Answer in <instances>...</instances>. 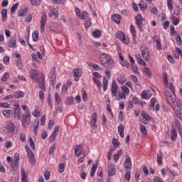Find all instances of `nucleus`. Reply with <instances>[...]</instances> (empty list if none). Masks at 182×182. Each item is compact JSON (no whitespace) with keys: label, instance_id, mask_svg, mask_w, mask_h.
<instances>
[{"label":"nucleus","instance_id":"1","mask_svg":"<svg viewBox=\"0 0 182 182\" xmlns=\"http://www.w3.org/2000/svg\"><path fill=\"white\" fill-rule=\"evenodd\" d=\"M165 96L168 105L172 107L181 106V102L176 97L174 93H171L166 88H165Z\"/></svg>","mask_w":182,"mask_h":182},{"label":"nucleus","instance_id":"2","mask_svg":"<svg viewBox=\"0 0 182 182\" xmlns=\"http://www.w3.org/2000/svg\"><path fill=\"white\" fill-rule=\"evenodd\" d=\"M100 60L102 66L107 65L109 68H112V66H113V63H114L112 56L105 53L100 55Z\"/></svg>","mask_w":182,"mask_h":182},{"label":"nucleus","instance_id":"3","mask_svg":"<svg viewBox=\"0 0 182 182\" xmlns=\"http://www.w3.org/2000/svg\"><path fill=\"white\" fill-rule=\"evenodd\" d=\"M26 151L27 153V156L28 157V161L30 164L32 166H35L36 164V159L35 158V154H33V152L32 150H31V148L28 146H25Z\"/></svg>","mask_w":182,"mask_h":182},{"label":"nucleus","instance_id":"4","mask_svg":"<svg viewBox=\"0 0 182 182\" xmlns=\"http://www.w3.org/2000/svg\"><path fill=\"white\" fill-rule=\"evenodd\" d=\"M21 123L23 127H28L31 123V112L29 110L26 111L23 114L21 119Z\"/></svg>","mask_w":182,"mask_h":182},{"label":"nucleus","instance_id":"5","mask_svg":"<svg viewBox=\"0 0 182 182\" xmlns=\"http://www.w3.org/2000/svg\"><path fill=\"white\" fill-rule=\"evenodd\" d=\"M115 37L117 39H119L122 43H124L125 45H129V37L124 34V33L122 31H118L115 33Z\"/></svg>","mask_w":182,"mask_h":182},{"label":"nucleus","instance_id":"6","mask_svg":"<svg viewBox=\"0 0 182 182\" xmlns=\"http://www.w3.org/2000/svg\"><path fill=\"white\" fill-rule=\"evenodd\" d=\"M141 53L143 59L149 62L150 60V50L146 46H141Z\"/></svg>","mask_w":182,"mask_h":182},{"label":"nucleus","instance_id":"7","mask_svg":"<svg viewBox=\"0 0 182 182\" xmlns=\"http://www.w3.org/2000/svg\"><path fill=\"white\" fill-rule=\"evenodd\" d=\"M47 19H46V13H42L40 21V31L41 33H43L45 32V26L46 25Z\"/></svg>","mask_w":182,"mask_h":182},{"label":"nucleus","instance_id":"8","mask_svg":"<svg viewBox=\"0 0 182 182\" xmlns=\"http://www.w3.org/2000/svg\"><path fill=\"white\" fill-rule=\"evenodd\" d=\"M49 77L51 86H55L56 83V68H52L49 73Z\"/></svg>","mask_w":182,"mask_h":182},{"label":"nucleus","instance_id":"9","mask_svg":"<svg viewBox=\"0 0 182 182\" xmlns=\"http://www.w3.org/2000/svg\"><path fill=\"white\" fill-rule=\"evenodd\" d=\"M135 23L138 26L139 32H143V16L141 15L135 16Z\"/></svg>","mask_w":182,"mask_h":182},{"label":"nucleus","instance_id":"10","mask_svg":"<svg viewBox=\"0 0 182 182\" xmlns=\"http://www.w3.org/2000/svg\"><path fill=\"white\" fill-rule=\"evenodd\" d=\"M118 90H119V86L117 85V82H116V80H113L111 86V92L112 96H114V97H117Z\"/></svg>","mask_w":182,"mask_h":182},{"label":"nucleus","instance_id":"11","mask_svg":"<svg viewBox=\"0 0 182 182\" xmlns=\"http://www.w3.org/2000/svg\"><path fill=\"white\" fill-rule=\"evenodd\" d=\"M141 117H143V124H149V120H154L145 111H141Z\"/></svg>","mask_w":182,"mask_h":182},{"label":"nucleus","instance_id":"12","mask_svg":"<svg viewBox=\"0 0 182 182\" xmlns=\"http://www.w3.org/2000/svg\"><path fill=\"white\" fill-rule=\"evenodd\" d=\"M107 171L109 177H112V176L116 174V166L113 164H109Z\"/></svg>","mask_w":182,"mask_h":182},{"label":"nucleus","instance_id":"13","mask_svg":"<svg viewBox=\"0 0 182 182\" xmlns=\"http://www.w3.org/2000/svg\"><path fill=\"white\" fill-rule=\"evenodd\" d=\"M5 127L7 132H9V133H12V132H14L15 130V124H14L11 121H7L6 122Z\"/></svg>","mask_w":182,"mask_h":182},{"label":"nucleus","instance_id":"14","mask_svg":"<svg viewBox=\"0 0 182 182\" xmlns=\"http://www.w3.org/2000/svg\"><path fill=\"white\" fill-rule=\"evenodd\" d=\"M14 117H17L18 120H21V107L19 104L14 105Z\"/></svg>","mask_w":182,"mask_h":182},{"label":"nucleus","instance_id":"15","mask_svg":"<svg viewBox=\"0 0 182 182\" xmlns=\"http://www.w3.org/2000/svg\"><path fill=\"white\" fill-rule=\"evenodd\" d=\"M73 73L75 77V82H79V77L82 76V70L79 68H75Z\"/></svg>","mask_w":182,"mask_h":182},{"label":"nucleus","instance_id":"16","mask_svg":"<svg viewBox=\"0 0 182 182\" xmlns=\"http://www.w3.org/2000/svg\"><path fill=\"white\" fill-rule=\"evenodd\" d=\"M39 87L43 92H46V81L45 80V77H42L39 82Z\"/></svg>","mask_w":182,"mask_h":182},{"label":"nucleus","instance_id":"17","mask_svg":"<svg viewBox=\"0 0 182 182\" xmlns=\"http://www.w3.org/2000/svg\"><path fill=\"white\" fill-rule=\"evenodd\" d=\"M8 48H12L13 49H16V41L14 38H11L8 41L7 43Z\"/></svg>","mask_w":182,"mask_h":182},{"label":"nucleus","instance_id":"18","mask_svg":"<svg viewBox=\"0 0 182 182\" xmlns=\"http://www.w3.org/2000/svg\"><path fill=\"white\" fill-rule=\"evenodd\" d=\"M82 151H83V147L82 145H78L75 149V154L77 157H80V155L82 154Z\"/></svg>","mask_w":182,"mask_h":182},{"label":"nucleus","instance_id":"19","mask_svg":"<svg viewBox=\"0 0 182 182\" xmlns=\"http://www.w3.org/2000/svg\"><path fill=\"white\" fill-rule=\"evenodd\" d=\"M171 140L172 141H176V140H177V131H176V129L174 128L171 129Z\"/></svg>","mask_w":182,"mask_h":182},{"label":"nucleus","instance_id":"20","mask_svg":"<svg viewBox=\"0 0 182 182\" xmlns=\"http://www.w3.org/2000/svg\"><path fill=\"white\" fill-rule=\"evenodd\" d=\"M136 62L141 65V66H146V62L141 58V55L139 54L136 55Z\"/></svg>","mask_w":182,"mask_h":182},{"label":"nucleus","instance_id":"21","mask_svg":"<svg viewBox=\"0 0 182 182\" xmlns=\"http://www.w3.org/2000/svg\"><path fill=\"white\" fill-rule=\"evenodd\" d=\"M48 16L50 18H52V16L58 18V16H59V13L58 12V10H56V9H50V13L48 14Z\"/></svg>","mask_w":182,"mask_h":182},{"label":"nucleus","instance_id":"22","mask_svg":"<svg viewBox=\"0 0 182 182\" xmlns=\"http://www.w3.org/2000/svg\"><path fill=\"white\" fill-rule=\"evenodd\" d=\"M1 16L3 22H6V19H8V10L6 9L1 11Z\"/></svg>","mask_w":182,"mask_h":182},{"label":"nucleus","instance_id":"23","mask_svg":"<svg viewBox=\"0 0 182 182\" xmlns=\"http://www.w3.org/2000/svg\"><path fill=\"white\" fill-rule=\"evenodd\" d=\"M118 133L119 134V136L122 137V139L124 137V126L122 124L118 126Z\"/></svg>","mask_w":182,"mask_h":182},{"label":"nucleus","instance_id":"24","mask_svg":"<svg viewBox=\"0 0 182 182\" xmlns=\"http://www.w3.org/2000/svg\"><path fill=\"white\" fill-rule=\"evenodd\" d=\"M120 19H122V17L119 14H114L112 16V21L115 22V23H120Z\"/></svg>","mask_w":182,"mask_h":182},{"label":"nucleus","instance_id":"25","mask_svg":"<svg viewBox=\"0 0 182 182\" xmlns=\"http://www.w3.org/2000/svg\"><path fill=\"white\" fill-rule=\"evenodd\" d=\"M178 109L176 110V116L178 117V119H181L182 120V105L181 104L180 107H176Z\"/></svg>","mask_w":182,"mask_h":182},{"label":"nucleus","instance_id":"26","mask_svg":"<svg viewBox=\"0 0 182 182\" xmlns=\"http://www.w3.org/2000/svg\"><path fill=\"white\" fill-rule=\"evenodd\" d=\"M107 85H109V80L106 79V77H104L102 82V87L104 92H106V90H107Z\"/></svg>","mask_w":182,"mask_h":182},{"label":"nucleus","instance_id":"27","mask_svg":"<svg viewBox=\"0 0 182 182\" xmlns=\"http://www.w3.org/2000/svg\"><path fill=\"white\" fill-rule=\"evenodd\" d=\"M171 21H172L173 25H174L175 26H177V25L180 23V19L176 16H171Z\"/></svg>","mask_w":182,"mask_h":182},{"label":"nucleus","instance_id":"28","mask_svg":"<svg viewBox=\"0 0 182 182\" xmlns=\"http://www.w3.org/2000/svg\"><path fill=\"white\" fill-rule=\"evenodd\" d=\"M38 127H39V119H36L34 121V126H33V132L35 134H38Z\"/></svg>","mask_w":182,"mask_h":182},{"label":"nucleus","instance_id":"29","mask_svg":"<svg viewBox=\"0 0 182 182\" xmlns=\"http://www.w3.org/2000/svg\"><path fill=\"white\" fill-rule=\"evenodd\" d=\"M14 96L17 99H22V97H23V96H25V92H21V91H18L14 93Z\"/></svg>","mask_w":182,"mask_h":182},{"label":"nucleus","instance_id":"30","mask_svg":"<svg viewBox=\"0 0 182 182\" xmlns=\"http://www.w3.org/2000/svg\"><path fill=\"white\" fill-rule=\"evenodd\" d=\"M121 89L123 93H124L127 96H129V95H130V90H129V87H127V86L123 85L121 87Z\"/></svg>","mask_w":182,"mask_h":182},{"label":"nucleus","instance_id":"31","mask_svg":"<svg viewBox=\"0 0 182 182\" xmlns=\"http://www.w3.org/2000/svg\"><path fill=\"white\" fill-rule=\"evenodd\" d=\"M92 117V119L91 121V124H92V126H95L96 123H97V114L93 113Z\"/></svg>","mask_w":182,"mask_h":182},{"label":"nucleus","instance_id":"32","mask_svg":"<svg viewBox=\"0 0 182 182\" xmlns=\"http://www.w3.org/2000/svg\"><path fill=\"white\" fill-rule=\"evenodd\" d=\"M12 113H14V112L11 109H4L2 112V114L4 115L5 117H9Z\"/></svg>","mask_w":182,"mask_h":182},{"label":"nucleus","instance_id":"33","mask_svg":"<svg viewBox=\"0 0 182 182\" xmlns=\"http://www.w3.org/2000/svg\"><path fill=\"white\" fill-rule=\"evenodd\" d=\"M28 14V8H24L23 9L19 10L18 11V16L22 17L25 16V15Z\"/></svg>","mask_w":182,"mask_h":182},{"label":"nucleus","instance_id":"34","mask_svg":"<svg viewBox=\"0 0 182 182\" xmlns=\"http://www.w3.org/2000/svg\"><path fill=\"white\" fill-rule=\"evenodd\" d=\"M96 170H97V164L92 165L91 167L90 176L95 177V173H96Z\"/></svg>","mask_w":182,"mask_h":182},{"label":"nucleus","instance_id":"35","mask_svg":"<svg viewBox=\"0 0 182 182\" xmlns=\"http://www.w3.org/2000/svg\"><path fill=\"white\" fill-rule=\"evenodd\" d=\"M21 182H28V180L26 179V172L25 171V169L21 168Z\"/></svg>","mask_w":182,"mask_h":182},{"label":"nucleus","instance_id":"36","mask_svg":"<svg viewBox=\"0 0 182 182\" xmlns=\"http://www.w3.org/2000/svg\"><path fill=\"white\" fill-rule=\"evenodd\" d=\"M12 169L14 170V171L18 170V167H19V162H16L15 161H13V162L11 164Z\"/></svg>","mask_w":182,"mask_h":182},{"label":"nucleus","instance_id":"37","mask_svg":"<svg viewBox=\"0 0 182 182\" xmlns=\"http://www.w3.org/2000/svg\"><path fill=\"white\" fill-rule=\"evenodd\" d=\"M122 154H123V151H122V149H120L117 154L114 155V161H118L119 159H120V156H122Z\"/></svg>","mask_w":182,"mask_h":182},{"label":"nucleus","instance_id":"38","mask_svg":"<svg viewBox=\"0 0 182 182\" xmlns=\"http://www.w3.org/2000/svg\"><path fill=\"white\" fill-rule=\"evenodd\" d=\"M30 77H31V79H35L36 77V76H38V71H36V70H31L30 71V74H29Z\"/></svg>","mask_w":182,"mask_h":182},{"label":"nucleus","instance_id":"39","mask_svg":"<svg viewBox=\"0 0 182 182\" xmlns=\"http://www.w3.org/2000/svg\"><path fill=\"white\" fill-rule=\"evenodd\" d=\"M141 99H150V96H149V91L144 90L141 92Z\"/></svg>","mask_w":182,"mask_h":182},{"label":"nucleus","instance_id":"40","mask_svg":"<svg viewBox=\"0 0 182 182\" xmlns=\"http://www.w3.org/2000/svg\"><path fill=\"white\" fill-rule=\"evenodd\" d=\"M79 19L85 20L86 18H87V12L82 11V13H80L78 15Z\"/></svg>","mask_w":182,"mask_h":182},{"label":"nucleus","instance_id":"41","mask_svg":"<svg viewBox=\"0 0 182 182\" xmlns=\"http://www.w3.org/2000/svg\"><path fill=\"white\" fill-rule=\"evenodd\" d=\"M117 80H118V83H119V85H123L124 83H126V78L123 75H119L118 77Z\"/></svg>","mask_w":182,"mask_h":182},{"label":"nucleus","instance_id":"42","mask_svg":"<svg viewBox=\"0 0 182 182\" xmlns=\"http://www.w3.org/2000/svg\"><path fill=\"white\" fill-rule=\"evenodd\" d=\"M130 31H131V33L132 35V37L134 39H136V28H134V25H131L130 26Z\"/></svg>","mask_w":182,"mask_h":182},{"label":"nucleus","instance_id":"43","mask_svg":"<svg viewBox=\"0 0 182 182\" xmlns=\"http://www.w3.org/2000/svg\"><path fill=\"white\" fill-rule=\"evenodd\" d=\"M157 163L158 164H163V154L161 152L157 154Z\"/></svg>","mask_w":182,"mask_h":182},{"label":"nucleus","instance_id":"44","mask_svg":"<svg viewBox=\"0 0 182 182\" xmlns=\"http://www.w3.org/2000/svg\"><path fill=\"white\" fill-rule=\"evenodd\" d=\"M18 6H19V3H16L14 5L12 6L11 9V15H14L15 12H16V9H18Z\"/></svg>","mask_w":182,"mask_h":182},{"label":"nucleus","instance_id":"45","mask_svg":"<svg viewBox=\"0 0 182 182\" xmlns=\"http://www.w3.org/2000/svg\"><path fill=\"white\" fill-rule=\"evenodd\" d=\"M100 78H96V77H93V82L94 83H95V85H97L98 88L102 87V82H100V80H99Z\"/></svg>","mask_w":182,"mask_h":182},{"label":"nucleus","instance_id":"46","mask_svg":"<svg viewBox=\"0 0 182 182\" xmlns=\"http://www.w3.org/2000/svg\"><path fill=\"white\" fill-rule=\"evenodd\" d=\"M143 72H144L145 75H146V76H148V77H151V73H150V69H149V68L145 67L143 69Z\"/></svg>","mask_w":182,"mask_h":182},{"label":"nucleus","instance_id":"47","mask_svg":"<svg viewBox=\"0 0 182 182\" xmlns=\"http://www.w3.org/2000/svg\"><path fill=\"white\" fill-rule=\"evenodd\" d=\"M38 39H39V33L38 31H34L33 33V41L34 42H38Z\"/></svg>","mask_w":182,"mask_h":182},{"label":"nucleus","instance_id":"48","mask_svg":"<svg viewBox=\"0 0 182 182\" xmlns=\"http://www.w3.org/2000/svg\"><path fill=\"white\" fill-rule=\"evenodd\" d=\"M156 98L155 97H152L151 99V105H149L150 109H151L152 110H154V106H156Z\"/></svg>","mask_w":182,"mask_h":182},{"label":"nucleus","instance_id":"49","mask_svg":"<svg viewBox=\"0 0 182 182\" xmlns=\"http://www.w3.org/2000/svg\"><path fill=\"white\" fill-rule=\"evenodd\" d=\"M92 35L94 38H100V36H102V31H100V30H96L92 33Z\"/></svg>","mask_w":182,"mask_h":182},{"label":"nucleus","instance_id":"50","mask_svg":"<svg viewBox=\"0 0 182 182\" xmlns=\"http://www.w3.org/2000/svg\"><path fill=\"white\" fill-rule=\"evenodd\" d=\"M9 79V73H5L4 75L1 77V82H6V80Z\"/></svg>","mask_w":182,"mask_h":182},{"label":"nucleus","instance_id":"51","mask_svg":"<svg viewBox=\"0 0 182 182\" xmlns=\"http://www.w3.org/2000/svg\"><path fill=\"white\" fill-rule=\"evenodd\" d=\"M167 5L169 11H173L174 7L173 6V0H167Z\"/></svg>","mask_w":182,"mask_h":182},{"label":"nucleus","instance_id":"52","mask_svg":"<svg viewBox=\"0 0 182 182\" xmlns=\"http://www.w3.org/2000/svg\"><path fill=\"white\" fill-rule=\"evenodd\" d=\"M75 102V98H73V97H69L67 100H66V103L67 105H73Z\"/></svg>","mask_w":182,"mask_h":182},{"label":"nucleus","instance_id":"53","mask_svg":"<svg viewBox=\"0 0 182 182\" xmlns=\"http://www.w3.org/2000/svg\"><path fill=\"white\" fill-rule=\"evenodd\" d=\"M140 131L142 134H147V129H146V126L143 124L140 125Z\"/></svg>","mask_w":182,"mask_h":182},{"label":"nucleus","instance_id":"54","mask_svg":"<svg viewBox=\"0 0 182 182\" xmlns=\"http://www.w3.org/2000/svg\"><path fill=\"white\" fill-rule=\"evenodd\" d=\"M55 100L57 103H60V102H62V98H60V96H59V93L58 92L55 93Z\"/></svg>","mask_w":182,"mask_h":182},{"label":"nucleus","instance_id":"55","mask_svg":"<svg viewBox=\"0 0 182 182\" xmlns=\"http://www.w3.org/2000/svg\"><path fill=\"white\" fill-rule=\"evenodd\" d=\"M56 136H57V134H55V132H52L51 135L50 136V139H49L50 143L55 141V139H56Z\"/></svg>","mask_w":182,"mask_h":182},{"label":"nucleus","instance_id":"56","mask_svg":"<svg viewBox=\"0 0 182 182\" xmlns=\"http://www.w3.org/2000/svg\"><path fill=\"white\" fill-rule=\"evenodd\" d=\"M30 2L31 4V5H33L34 6H38V5H39V4H41L40 0H30Z\"/></svg>","mask_w":182,"mask_h":182},{"label":"nucleus","instance_id":"57","mask_svg":"<svg viewBox=\"0 0 182 182\" xmlns=\"http://www.w3.org/2000/svg\"><path fill=\"white\" fill-rule=\"evenodd\" d=\"M10 105L6 102H0V107H3L4 109H9Z\"/></svg>","mask_w":182,"mask_h":182},{"label":"nucleus","instance_id":"58","mask_svg":"<svg viewBox=\"0 0 182 182\" xmlns=\"http://www.w3.org/2000/svg\"><path fill=\"white\" fill-rule=\"evenodd\" d=\"M163 79H164V82L166 85V87H167V84L168 83V80L167 78V73H164L163 74Z\"/></svg>","mask_w":182,"mask_h":182},{"label":"nucleus","instance_id":"59","mask_svg":"<svg viewBox=\"0 0 182 182\" xmlns=\"http://www.w3.org/2000/svg\"><path fill=\"white\" fill-rule=\"evenodd\" d=\"M82 100H84V102H86L87 100V94L86 93V91L84 90H82Z\"/></svg>","mask_w":182,"mask_h":182},{"label":"nucleus","instance_id":"60","mask_svg":"<svg viewBox=\"0 0 182 182\" xmlns=\"http://www.w3.org/2000/svg\"><path fill=\"white\" fill-rule=\"evenodd\" d=\"M91 25H92V20L87 19V21H85V26L86 29H87V28H90Z\"/></svg>","mask_w":182,"mask_h":182},{"label":"nucleus","instance_id":"61","mask_svg":"<svg viewBox=\"0 0 182 182\" xmlns=\"http://www.w3.org/2000/svg\"><path fill=\"white\" fill-rule=\"evenodd\" d=\"M41 137L43 140H46V139L48 137V132H46V130L42 131Z\"/></svg>","mask_w":182,"mask_h":182},{"label":"nucleus","instance_id":"62","mask_svg":"<svg viewBox=\"0 0 182 182\" xmlns=\"http://www.w3.org/2000/svg\"><path fill=\"white\" fill-rule=\"evenodd\" d=\"M58 171L60 173H63L65 171V165L63 164H60L58 166Z\"/></svg>","mask_w":182,"mask_h":182},{"label":"nucleus","instance_id":"63","mask_svg":"<svg viewBox=\"0 0 182 182\" xmlns=\"http://www.w3.org/2000/svg\"><path fill=\"white\" fill-rule=\"evenodd\" d=\"M124 177H125L126 180H127V181H130V178H131L130 171H127V172L124 175Z\"/></svg>","mask_w":182,"mask_h":182},{"label":"nucleus","instance_id":"64","mask_svg":"<svg viewBox=\"0 0 182 182\" xmlns=\"http://www.w3.org/2000/svg\"><path fill=\"white\" fill-rule=\"evenodd\" d=\"M6 149H11L12 147V142L11 141H7L5 142Z\"/></svg>","mask_w":182,"mask_h":182}]
</instances>
